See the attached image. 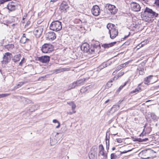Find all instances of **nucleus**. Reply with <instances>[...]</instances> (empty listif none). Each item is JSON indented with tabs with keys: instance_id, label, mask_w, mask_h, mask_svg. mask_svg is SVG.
Here are the masks:
<instances>
[{
	"instance_id": "obj_63",
	"label": "nucleus",
	"mask_w": 159,
	"mask_h": 159,
	"mask_svg": "<svg viewBox=\"0 0 159 159\" xmlns=\"http://www.w3.org/2000/svg\"><path fill=\"white\" fill-rule=\"evenodd\" d=\"M58 0H51V2H55V1H57Z\"/></svg>"
},
{
	"instance_id": "obj_64",
	"label": "nucleus",
	"mask_w": 159,
	"mask_h": 159,
	"mask_svg": "<svg viewBox=\"0 0 159 159\" xmlns=\"http://www.w3.org/2000/svg\"><path fill=\"white\" fill-rule=\"evenodd\" d=\"M116 149V148L115 147H113L112 148V150H114Z\"/></svg>"
},
{
	"instance_id": "obj_42",
	"label": "nucleus",
	"mask_w": 159,
	"mask_h": 159,
	"mask_svg": "<svg viewBox=\"0 0 159 159\" xmlns=\"http://www.w3.org/2000/svg\"><path fill=\"white\" fill-rule=\"evenodd\" d=\"M107 66V64L103 63L102 65L100 66V67L101 69H102L103 68L106 67Z\"/></svg>"
},
{
	"instance_id": "obj_5",
	"label": "nucleus",
	"mask_w": 159,
	"mask_h": 159,
	"mask_svg": "<svg viewBox=\"0 0 159 159\" xmlns=\"http://www.w3.org/2000/svg\"><path fill=\"white\" fill-rule=\"evenodd\" d=\"M50 57L49 56H44L35 57V60L43 63H47L50 60Z\"/></svg>"
},
{
	"instance_id": "obj_35",
	"label": "nucleus",
	"mask_w": 159,
	"mask_h": 159,
	"mask_svg": "<svg viewBox=\"0 0 159 159\" xmlns=\"http://www.w3.org/2000/svg\"><path fill=\"white\" fill-rule=\"evenodd\" d=\"M128 81H126L125 82L124 84L123 85H121L120 86V87L118 89L119 90V91L121 90L124 87H125L127 84V83H128Z\"/></svg>"
},
{
	"instance_id": "obj_50",
	"label": "nucleus",
	"mask_w": 159,
	"mask_h": 159,
	"mask_svg": "<svg viewBox=\"0 0 159 159\" xmlns=\"http://www.w3.org/2000/svg\"><path fill=\"white\" fill-rule=\"evenodd\" d=\"M43 20H38L37 21V24H40L43 21Z\"/></svg>"
},
{
	"instance_id": "obj_26",
	"label": "nucleus",
	"mask_w": 159,
	"mask_h": 159,
	"mask_svg": "<svg viewBox=\"0 0 159 159\" xmlns=\"http://www.w3.org/2000/svg\"><path fill=\"white\" fill-rule=\"evenodd\" d=\"M129 63V62H125L123 64H122L118 66L117 68V70H119L120 69H121L122 68L125 67Z\"/></svg>"
},
{
	"instance_id": "obj_43",
	"label": "nucleus",
	"mask_w": 159,
	"mask_h": 159,
	"mask_svg": "<svg viewBox=\"0 0 159 159\" xmlns=\"http://www.w3.org/2000/svg\"><path fill=\"white\" fill-rule=\"evenodd\" d=\"M25 58L24 57H23L22 59L21 60V61H20V62L19 63V65L20 66H22V65L24 63V61L25 60Z\"/></svg>"
},
{
	"instance_id": "obj_56",
	"label": "nucleus",
	"mask_w": 159,
	"mask_h": 159,
	"mask_svg": "<svg viewBox=\"0 0 159 159\" xmlns=\"http://www.w3.org/2000/svg\"><path fill=\"white\" fill-rule=\"evenodd\" d=\"M74 113L73 112V111L72 112H67V114H69V115H72L73 114V113Z\"/></svg>"
},
{
	"instance_id": "obj_11",
	"label": "nucleus",
	"mask_w": 159,
	"mask_h": 159,
	"mask_svg": "<svg viewBox=\"0 0 159 159\" xmlns=\"http://www.w3.org/2000/svg\"><path fill=\"white\" fill-rule=\"evenodd\" d=\"M46 38L47 40H53L56 38V34L52 31H50L46 34Z\"/></svg>"
},
{
	"instance_id": "obj_53",
	"label": "nucleus",
	"mask_w": 159,
	"mask_h": 159,
	"mask_svg": "<svg viewBox=\"0 0 159 159\" xmlns=\"http://www.w3.org/2000/svg\"><path fill=\"white\" fill-rule=\"evenodd\" d=\"M60 72V70L59 69H57L56 70H55V73H59Z\"/></svg>"
},
{
	"instance_id": "obj_23",
	"label": "nucleus",
	"mask_w": 159,
	"mask_h": 159,
	"mask_svg": "<svg viewBox=\"0 0 159 159\" xmlns=\"http://www.w3.org/2000/svg\"><path fill=\"white\" fill-rule=\"evenodd\" d=\"M152 75H150L145 78L144 80V83L145 84H149L150 83V80L152 79Z\"/></svg>"
},
{
	"instance_id": "obj_49",
	"label": "nucleus",
	"mask_w": 159,
	"mask_h": 159,
	"mask_svg": "<svg viewBox=\"0 0 159 159\" xmlns=\"http://www.w3.org/2000/svg\"><path fill=\"white\" fill-rule=\"evenodd\" d=\"M24 38H26L25 34H23V36L21 38V40H20L21 42L22 41V40H23V39H24Z\"/></svg>"
},
{
	"instance_id": "obj_41",
	"label": "nucleus",
	"mask_w": 159,
	"mask_h": 159,
	"mask_svg": "<svg viewBox=\"0 0 159 159\" xmlns=\"http://www.w3.org/2000/svg\"><path fill=\"white\" fill-rule=\"evenodd\" d=\"M124 72H121L119 73L117 75V78H119L120 77L122 76V75H124Z\"/></svg>"
},
{
	"instance_id": "obj_15",
	"label": "nucleus",
	"mask_w": 159,
	"mask_h": 159,
	"mask_svg": "<svg viewBox=\"0 0 159 159\" xmlns=\"http://www.w3.org/2000/svg\"><path fill=\"white\" fill-rule=\"evenodd\" d=\"M68 6L67 3L66 2H63L60 5V11L61 12H66Z\"/></svg>"
},
{
	"instance_id": "obj_47",
	"label": "nucleus",
	"mask_w": 159,
	"mask_h": 159,
	"mask_svg": "<svg viewBox=\"0 0 159 159\" xmlns=\"http://www.w3.org/2000/svg\"><path fill=\"white\" fill-rule=\"evenodd\" d=\"M106 143L107 145V149H108L109 146V139H108V143H107V142H106Z\"/></svg>"
},
{
	"instance_id": "obj_29",
	"label": "nucleus",
	"mask_w": 159,
	"mask_h": 159,
	"mask_svg": "<svg viewBox=\"0 0 159 159\" xmlns=\"http://www.w3.org/2000/svg\"><path fill=\"white\" fill-rule=\"evenodd\" d=\"M24 82H20L19 84H18L16 86H15L14 88V89L16 90L19 87H20L21 86L23 85V84H24Z\"/></svg>"
},
{
	"instance_id": "obj_60",
	"label": "nucleus",
	"mask_w": 159,
	"mask_h": 159,
	"mask_svg": "<svg viewBox=\"0 0 159 159\" xmlns=\"http://www.w3.org/2000/svg\"><path fill=\"white\" fill-rule=\"evenodd\" d=\"M110 99H108L107 100V101H106L105 102V103L106 104V103H108L110 101Z\"/></svg>"
},
{
	"instance_id": "obj_6",
	"label": "nucleus",
	"mask_w": 159,
	"mask_h": 159,
	"mask_svg": "<svg viewBox=\"0 0 159 159\" xmlns=\"http://www.w3.org/2000/svg\"><path fill=\"white\" fill-rule=\"evenodd\" d=\"M43 26H39L37 27L34 31V33L37 38H39L43 30Z\"/></svg>"
},
{
	"instance_id": "obj_27",
	"label": "nucleus",
	"mask_w": 159,
	"mask_h": 159,
	"mask_svg": "<svg viewBox=\"0 0 159 159\" xmlns=\"http://www.w3.org/2000/svg\"><path fill=\"white\" fill-rule=\"evenodd\" d=\"M89 90L88 87H83L80 89V92L82 93H84Z\"/></svg>"
},
{
	"instance_id": "obj_52",
	"label": "nucleus",
	"mask_w": 159,
	"mask_h": 159,
	"mask_svg": "<svg viewBox=\"0 0 159 159\" xmlns=\"http://www.w3.org/2000/svg\"><path fill=\"white\" fill-rule=\"evenodd\" d=\"M53 122L54 123H57L58 124V123H60V122L56 119H54L53 120Z\"/></svg>"
},
{
	"instance_id": "obj_19",
	"label": "nucleus",
	"mask_w": 159,
	"mask_h": 159,
	"mask_svg": "<svg viewBox=\"0 0 159 159\" xmlns=\"http://www.w3.org/2000/svg\"><path fill=\"white\" fill-rule=\"evenodd\" d=\"M119 108V106L116 105H114L111 109L109 111V112L110 113V114H112L114 113L116 111L118 110Z\"/></svg>"
},
{
	"instance_id": "obj_17",
	"label": "nucleus",
	"mask_w": 159,
	"mask_h": 159,
	"mask_svg": "<svg viewBox=\"0 0 159 159\" xmlns=\"http://www.w3.org/2000/svg\"><path fill=\"white\" fill-rule=\"evenodd\" d=\"M116 42H114L109 43H105L102 45V46L105 48H108L113 46L116 43Z\"/></svg>"
},
{
	"instance_id": "obj_51",
	"label": "nucleus",
	"mask_w": 159,
	"mask_h": 159,
	"mask_svg": "<svg viewBox=\"0 0 159 159\" xmlns=\"http://www.w3.org/2000/svg\"><path fill=\"white\" fill-rule=\"evenodd\" d=\"M30 22L29 21H27L26 24L25 25V27H27L28 26V25L30 24Z\"/></svg>"
},
{
	"instance_id": "obj_54",
	"label": "nucleus",
	"mask_w": 159,
	"mask_h": 159,
	"mask_svg": "<svg viewBox=\"0 0 159 159\" xmlns=\"http://www.w3.org/2000/svg\"><path fill=\"white\" fill-rule=\"evenodd\" d=\"M87 87H88V89H89H89H90L92 88H93V85H90L89 86H87Z\"/></svg>"
},
{
	"instance_id": "obj_48",
	"label": "nucleus",
	"mask_w": 159,
	"mask_h": 159,
	"mask_svg": "<svg viewBox=\"0 0 159 159\" xmlns=\"http://www.w3.org/2000/svg\"><path fill=\"white\" fill-rule=\"evenodd\" d=\"M116 141L119 143H120L122 142V140L120 139H116Z\"/></svg>"
},
{
	"instance_id": "obj_30",
	"label": "nucleus",
	"mask_w": 159,
	"mask_h": 159,
	"mask_svg": "<svg viewBox=\"0 0 159 159\" xmlns=\"http://www.w3.org/2000/svg\"><path fill=\"white\" fill-rule=\"evenodd\" d=\"M77 86L75 82H73L70 84L69 86V89H70L74 88L75 86Z\"/></svg>"
},
{
	"instance_id": "obj_39",
	"label": "nucleus",
	"mask_w": 159,
	"mask_h": 159,
	"mask_svg": "<svg viewBox=\"0 0 159 159\" xmlns=\"http://www.w3.org/2000/svg\"><path fill=\"white\" fill-rule=\"evenodd\" d=\"M141 89L140 88H136L134 90H133L132 92V93H135L136 92H138L139 90H140Z\"/></svg>"
},
{
	"instance_id": "obj_10",
	"label": "nucleus",
	"mask_w": 159,
	"mask_h": 159,
	"mask_svg": "<svg viewBox=\"0 0 159 159\" xmlns=\"http://www.w3.org/2000/svg\"><path fill=\"white\" fill-rule=\"evenodd\" d=\"M106 7H108V9L110 12L112 14L114 15L117 12V9L115 6L109 4H107Z\"/></svg>"
},
{
	"instance_id": "obj_34",
	"label": "nucleus",
	"mask_w": 159,
	"mask_h": 159,
	"mask_svg": "<svg viewBox=\"0 0 159 159\" xmlns=\"http://www.w3.org/2000/svg\"><path fill=\"white\" fill-rule=\"evenodd\" d=\"M138 70H139V73L140 75H143V74L144 73V72H143L144 70L143 69L138 68Z\"/></svg>"
},
{
	"instance_id": "obj_18",
	"label": "nucleus",
	"mask_w": 159,
	"mask_h": 159,
	"mask_svg": "<svg viewBox=\"0 0 159 159\" xmlns=\"http://www.w3.org/2000/svg\"><path fill=\"white\" fill-rule=\"evenodd\" d=\"M39 104L33 105L30 108L29 110L31 112L34 111L39 108Z\"/></svg>"
},
{
	"instance_id": "obj_28",
	"label": "nucleus",
	"mask_w": 159,
	"mask_h": 159,
	"mask_svg": "<svg viewBox=\"0 0 159 159\" xmlns=\"http://www.w3.org/2000/svg\"><path fill=\"white\" fill-rule=\"evenodd\" d=\"M147 41H143V42H142L140 44H139L137 47L139 49L140 48L142 47H143L144 45L146 44H147Z\"/></svg>"
},
{
	"instance_id": "obj_40",
	"label": "nucleus",
	"mask_w": 159,
	"mask_h": 159,
	"mask_svg": "<svg viewBox=\"0 0 159 159\" xmlns=\"http://www.w3.org/2000/svg\"><path fill=\"white\" fill-rule=\"evenodd\" d=\"M11 0H0V4H2L6 2Z\"/></svg>"
},
{
	"instance_id": "obj_22",
	"label": "nucleus",
	"mask_w": 159,
	"mask_h": 159,
	"mask_svg": "<svg viewBox=\"0 0 159 159\" xmlns=\"http://www.w3.org/2000/svg\"><path fill=\"white\" fill-rule=\"evenodd\" d=\"M67 104L71 106L72 109L73 111V112L75 113L76 112V111L74 110V109L76 108V106L74 102H67Z\"/></svg>"
},
{
	"instance_id": "obj_1",
	"label": "nucleus",
	"mask_w": 159,
	"mask_h": 159,
	"mask_svg": "<svg viewBox=\"0 0 159 159\" xmlns=\"http://www.w3.org/2000/svg\"><path fill=\"white\" fill-rule=\"evenodd\" d=\"M158 13L153 11L152 9L146 7L144 11L142 18L143 20L148 22H151L154 20V18L157 17Z\"/></svg>"
},
{
	"instance_id": "obj_36",
	"label": "nucleus",
	"mask_w": 159,
	"mask_h": 159,
	"mask_svg": "<svg viewBox=\"0 0 159 159\" xmlns=\"http://www.w3.org/2000/svg\"><path fill=\"white\" fill-rule=\"evenodd\" d=\"M70 70L68 68H60V71H68Z\"/></svg>"
},
{
	"instance_id": "obj_3",
	"label": "nucleus",
	"mask_w": 159,
	"mask_h": 159,
	"mask_svg": "<svg viewBox=\"0 0 159 159\" xmlns=\"http://www.w3.org/2000/svg\"><path fill=\"white\" fill-rule=\"evenodd\" d=\"M53 50V46L50 44L45 43L42 47L41 50L44 53H49Z\"/></svg>"
},
{
	"instance_id": "obj_12",
	"label": "nucleus",
	"mask_w": 159,
	"mask_h": 159,
	"mask_svg": "<svg viewBox=\"0 0 159 159\" xmlns=\"http://www.w3.org/2000/svg\"><path fill=\"white\" fill-rule=\"evenodd\" d=\"M16 4L13 2H9L7 5V7L8 9L11 11H14L16 8Z\"/></svg>"
},
{
	"instance_id": "obj_37",
	"label": "nucleus",
	"mask_w": 159,
	"mask_h": 159,
	"mask_svg": "<svg viewBox=\"0 0 159 159\" xmlns=\"http://www.w3.org/2000/svg\"><path fill=\"white\" fill-rule=\"evenodd\" d=\"M57 139L56 140H55V139H54V142L53 143H52V140H51L50 141V144L51 145V146L53 145L54 144H55L56 143H57Z\"/></svg>"
},
{
	"instance_id": "obj_21",
	"label": "nucleus",
	"mask_w": 159,
	"mask_h": 159,
	"mask_svg": "<svg viewBox=\"0 0 159 159\" xmlns=\"http://www.w3.org/2000/svg\"><path fill=\"white\" fill-rule=\"evenodd\" d=\"M85 81V79H80L75 82L77 86H80L84 84Z\"/></svg>"
},
{
	"instance_id": "obj_38",
	"label": "nucleus",
	"mask_w": 159,
	"mask_h": 159,
	"mask_svg": "<svg viewBox=\"0 0 159 159\" xmlns=\"http://www.w3.org/2000/svg\"><path fill=\"white\" fill-rule=\"evenodd\" d=\"M112 82V81H109L106 84V87H111V85H112V84H111V83Z\"/></svg>"
},
{
	"instance_id": "obj_33",
	"label": "nucleus",
	"mask_w": 159,
	"mask_h": 159,
	"mask_svg": "<svg viewBox=\"0 0 159 159\" xmlns=\"http://www.w3.org/2000/svg\"><path fill=\"white\" fill-rule=\"evenodd\" d=\"M137 141L139 142H143L144 141H146L148 140V138H145L143 139H141L140 138H139L137 139Z\"/></svg>"
},
{
	"instance_id": "obj_25",
	"label": "nucleus",
	"mask_w": 159,
	"mask_h": 159,
	"mask_svg": "<svg viewBox=\"0 0 159 159\" xmlns=\"http://www.w3.org/2000/svg\"><path fill=\"white\" fill-rule=\"evenodd\" d=\"M142 153L143 154H144V155L141 157L142 158L144 159H147L149 157L146 156L147 155H148L149 153V152L148 151H143L142 152H141L140 154H141Z\"/></svg>"
},
{
	"instance_id": "obj_32",
	"label": "nucleus",
	"mask_w": 159,
	"mask_h": 159,
	"mask_svg": "<svg viewBox=\"0 0 159 159\" xmlns=\"http://www.w3.org/2000/svg\"><path fill=\"white\" fill-rule=\"evenodd\" d=\"M117 156L114 153H111V159H116L117 158Z\"/></svg>"
},
{
	"instance_id": "obj_13",
	"label": "nucleus",
	"mask_w": 159,
	"mask_h": 159,
	"mask_svg": "<svg viewBox=\"0 0 159 159\" xmlns=\"http://www.w3.org/2000/svg\"><path fill=\"white\" fill-rule=\"evenodd\" d=\"M81 49L84 52L88 53V52H89L90 50L89 45L86 43H84L81 45Z\"/></svg>"
},
{
	"instance_id": "obj_9",
	"label": "nucleus",
	"mask_w": 159,
	"mask_h": 159,
	"mask_svg": "<svg viewBox=\"0 0 159 159\" xmlns=\"http://www.w3.org/2000/svg\"><path fill=\"white\" fill-rule=\"evenodd\" d=\"M91 11L92 14L94 16H97L100 13V10L97 5L94 6L92 8Z\"/></svg>"
},
{
	"instance_id": "obj_2",
	"label": "nucleus",
	"mask_w": 159,
	"mask_h": 159,
	"mask_svg": "<svg viewBox=\"0 0 159 159\" xmlns=\"http://www.w3.org/2000/svg\"><path fill=\"white\" fill-rule=\"evenodd\" d=\"M107 27L109 30L110 38L112 39H114L118 34V29L115 25L111 24H108Z\"/></svg>"
},
{
	"instance_id": "obj_46",
	"label": "nucleus",
	"mask_w": 159,
	"mask_h": 159,
	"mask_svg": "<svg viewBox=\"0 0 159 159\" xmlns=\"http://www.w3.org/2000/svg\"><path fill=\"white\" fill-rule=\"evenodd\" d=\"M155 4L157 6L159 7V0H155Z\"/></svg>"
},
{
	"instance_id": "obj_31",
	"label": "nucleus",
	"mask_w": 159,
	"mask_h": 159,
	"mask_svg": "<svg viewBox=\"0 0 159 159\" xmlns=\"http://www.w3.org/2000/svg\"><path fill=\"white\" fill-rule=\"evenodd\" d=\"M10 93H5L0 94V98L7 97L10 95Z\"/></svg>"
},
{
	"instance_id": "obj_8",
	"label": "nucleus",
	"mask_w": 159,
	"mask_h": 159,
	"mask_svg": "<svg viewBox=\"0 0 159 159\" xmlns=\"http://www.w3.org/2000/svg\"><path fill=\"white\" fill-rule=\"evenodd\" d=\"M130 5L131 9L132 11L135 12H138L140 11L141 7L139 4L134 2H132Z\"/></svg>"
},
{
	"instance_id": "obj_57",
	"label": "nucleus",
	"mask_w": 159,
	"mask_h": 159,
	"mask_svg": "<svg viewBox=\"0 0 159 159\" xmlns=\"http://www.w3.org/2000/svg\"><path fill=\"white\" fill-rule=\"evenodd\" d=\"M59 134V133H57L56 134V135L55 137L56 138H57Z\"/></svg>"
},
{
	"instance_id": "obj_16",
	"label": "nucleus",
	"mask_w": 159,
	"mask_h": 159,
	"mask_svg": "<svg viewBox=\"0 0 159 159\" xmlns=\"http://www.w3.org/2000/svg\"><path fill=\"white\" fill-rule=\"evenodd\" d=\"M21 101L25 104L30 103L32 102L31 100L22 96L20 97Z\"/></svg>"
},
{
	"instance_id": "obj_4",
	"label": "nucleus",
	"mask_w": 159,
	"mask_h": 159,
	"mask_svg": "<svg viewBox=\"0 0 159 159\" xmlns=\"http://www.w3.org/2000/svg\"><path fill=\"white\" fill-rule=\"evenodd\" d=\"M60 21L58 20L53 21L50 24L49 28L50 30L56 32L60 30Z\"/></svg>"
},
{
	"instance_id": "obj_7",
	"label": "nucleus",
	"mask_w": 159,
	"mask_h": 159,
	"mask_svg": "<svg viewBox=\"0 0 159 159\" xmlns=\"http://www.w3.org/2000/svg\"><path fill=\"white\" fill-rule=\"evenodd\" d=\"M12 54L9 52H6L5 53L3 57V62L4 63L7 64L11 61L12 57Z\"/></svg>"
},
{
	"instance_id": "obj_58",
	"label": "nucleus",
	"mask_w": 159,
	"mask_h": 159,
	"mask_svg": "<svg viewBox=\"0 0 159 159\" xmlns=\"http://www.w3.org/2000/svg\"><path fill=\"white\" fill-rule=\"evenodd\" d=\"M108 139L109 140V137L108 138L107 137V136H106V142H107V141H108ZM107 143H108V142Z\"/></svg>"
},
{
	"instance_id": "obj_59",
	"label": "nucleus",
	"mask_w": 159,
	"mask_h": 159,
	"mask_svg": "<svg viewBox=\"0 0 159 159\" xmlns=\"http://www.w3.org/2000/svg\"><path fill=\"white\" fill-rule=\"evenodd\" d=\"M63 129H63V130H62V132H64L65 131V130H66V127L65 126V127H64V128H63Z\"/></svg>"
},
{
	"instance_id": "obj_14",
	"label": "nucleus",
	"mask_w": 159,
	"mask_h": 159,
	"mask_svg": "<svg viewBox=\"0 0 159 159\" xmlns=\"http://www.w3.org/2000/svg\"><path fill=\"white\" fill-rule=\"evenodd\" d=\"M104 149L102 145L100 144L99 146V154L106 157H107V154L104 152Z\"/></svg>"
},
{
	"instance_id": "obj_20",
	"label": "nucleus",
	"mask_w": 159,
	"mask_h": 159,
	"mask_svg": "<svg viewBox=\"0 0 159 159\" xmlns=\"http://www.w3.org/2000/svg\"><path fill=\"white\" fill-rule=\"evenodd\" d=\"M21 55L20 54H18L15 55L12 59V61L15 62H17L19 61L20 59Z\"/></svg>"
},
{
	"instance_id": "obj_44",
	"label": "nucleus",
	"mask_w": 159,
	"mask_h": 159,
	"mask_svg": "<svg viewBox=\"0 0 159 159\" xmlns=\"http://www.w3.org/2000/svg\"><path fill=\"white\" fill-rule=\"evenodd\" d=\"M30 41V40L29 39L26 38L25 39V41H23V40L21 42L23 43H25L26 42H29Z\"/></svg>"
},
{
	"instance_id": "obj_45",
	"label": "nucleus",
	"mask_w": 159,
	"mask_h": 159,
	"mask_svg": "<svg viewBox=\"0 0 159 159\" xmlns=\"http://www.w3.org/2000/svg\"><path fill=\"white\" fill-rule=\"evenodd\" d=\"M94 52V50L90 48L89 52H88V54H93Z\"/></svg>"
},
{
	"instance_id": "obj_24",
	"label": "nucleus",
	"mask_w": 159,
	"mask_h": 159,
	"mask_svg": "<svg viewBox=\"0 0 159 159\" xmlns=\"http://www.w3.org/2000/svg\"><path fill=\"white\" fill-rule=\"evenodd\" d=\"M4 47L9 50L12 49L14 47V45L12 44H8L4 45Z\"/></svg>"
},
{
	"instance_id": "obj_55",
	"label": "nucleus",
	"mask_w": 159,
	"mask_h": 159,
	"mask_svg": "<svg viewBox=\"0 0 159 159\" xmlns=\"http://www.w3.org/2000/svg\"><path fill=\"white\" fill-rule=\"evenodd\" d=\"M131 150H128V151H124L122 152H121V153H127L129 151H130Z\"/></svg>"
},
{
	"instance_id": "obj_61",
	"label": "nucleus",
	"mask_w": 159,
	"mask_h": 159,
	"mask_svg": "<svg viewBox=\"0 0 159 159\" xmlns=\"http://www.w3.org/2000/svg\"><path fill=\"white\" fill-rule=\"evenodd\" d=\"M3 40L2 41V42L1 43H0V44L1 46L3 45Z\"/></svg>"
},
{
	"instance_id": "obj_62",
	"label": "nucleus",
	"mask_w": 159,
	"mask_h": 159,
	"mask_svg": "<svg viewBox=\"0 0 159 159\" xmlns=\"http://www.w3.org/2000/svg\"><path fill=\"white\" fill-rule=\"evenodd\" d=\"M60 127V123H58V125L56 127V128H58Z\"/></svg>"
}]
</instances>
